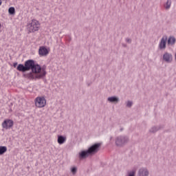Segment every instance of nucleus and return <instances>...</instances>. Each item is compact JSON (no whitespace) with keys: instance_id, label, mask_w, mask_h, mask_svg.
<instances>
[{"instance_id":"f257e3e1","label":"nucleus","mask_w":176,"mask_h":176,"mask_svg":"<svg viewBox=\"0 0 176 176\" xmlns=\"http://www.w3.org/2000/svg\"><path fill=\"white\" fill-rule=\"evenodd\" d=\"M20 72H26L31 69L32 72L24 74L25 78L30 80L42 79L46 76V67H41V65L35 63L34 60H28L25 62V65L19 64L16 67Z\"/></svg>"},{"instance_id":"f03ea898","label":"nucleus","mask_w":176,"mask_h":176,"mask_svg":"<svg viewBox=\"0 0 176 176\" xmlns=\"http://www.w3.org/2000/svg\"><path fill=\"white\" fill-rule=\"evenodd\" d=\"M40 27L41 24L39 23V21H38L36 19L32 20L27 25V30L28 31V34L39 31Z\"/></svg>"},{"instance_id":"7ed1b4c3","label":"nucleus","mask_w":176,"mask_h":176,"mask_svg":"<svg viewBox=\"0 0 176 176\" xmlns=\"http://www.w3.org/2000/svg\"><path fill=\"white\" fill-rule=\"evenodd\" d=\"M129 141V137L126 135H120L116 138V146H124Z\"/></svg>"},{"instance_id":"20e7f679","label":"nucleus","mask_w":176,"mask_h":176,"mask_svg":"<svg viewBox=\"0 0 176 176\" xmlns=\"http://www.w3.org/2000/svg\"><path fill=\"white\" fill-rule=\"evenodd\" d=\"M34 104L36 108H45L47 101L45 96H38L34 99Z\"/></svg>"},{"instance_id":"39448f33","label":"nucleus","mask_w":176,"mask_h":176,"mask_svg":"<svg viewBox=\"0 0 176 176\" xmlns=\"http://www.w3.org/2000/svg\"><path fill=\"white\" fill-rule=\"evenodd\" d=\"M100 148H101V143H95L88 148V151L91 156H93V155H96L100 151Z\"/></svg>"},{"instance_id":"423d86ee","label":"nucleus","mask_w":176,"mask_h":176,"mask_svg":"<svg viewBox=\"0 0 176 176\" xmlns=\"http://www.w3.org/2000/svg\"><path fill=\"white\" fill-rule=\"evenodd\" d=\"M50 50L45 46H41L38 49V54L40 57H46L49 54Z\"/></svg>"},{"instance_id":"0eeeda50","label":"nucleus","mask_w":176,"mask_h":176,"mask_svg":"<svg viewBox=\"0 0 176 176\" xmlns=\"http://www.w3.org/2000/svg\"><path fill=\"white\" fill-rule=\"evenodd\" d=\"M14 124V122L12 120L6 119L3 122L2 127L3 129H6V130H8L9 129H11V127H13Z\"/></svg>"},{"instance_id":"6e6552de","label":"nucleus","mask_w":176,"mask_h":176,"mask_svg":"<svg viewBox=\"0 0 176 176\" xmlns=\"http://www.w3.org/2000/svg\"><path fill=\"white\" fill-rule=\"evenodd\" d=\"M167 45V36L162 37L158 45L160 50H165Z\"/></svg>"},{"instance_id":"1a4fd4ad","label":"nucleus","mask_w":176,"mask_h":176,"mask_svg":"<svg viewBox=\"0 0 176 176\" xmlns=\"http://www.w3.org/2000/svg\"><path fill=\"white\" fill-rule=\"evenodd\" d=\"M89 156H91V155L88 149L82 151L78 153V158L80 159V160L83 159H86L87 157H89Z\"/></svg>"},{"instance_id":"9d476101","label":"nucleus","mask_w":176,"mask_h":176,"mask_svg":"<svg viewBox=\"0 0 176 176\" xmlns=\"http://www.w3.org/2000/svg\"><path fill=\"white\" fill-rule=\"evenodd\" d=\"M163 60L165 61V63H171L173 61V54L168 52H164L163 55Z\"/></svg>"},{"instance_id":"9b49d317","label":"nucleus","mask_w":176,"mask_h":176,"mask_svg":"<svg viewBox=\"0 0 176 176\" xmlns=\"http://www.w3.org/2000/svg\"><path fill=\"white\" fill-rule=\"evenodd\" d=\"M138 176H149V170L146 168H140L138 172Z\"/></svg>"},{"instance_id":"f8f14e48","label":"nucleus","mask_w":176,"mask_h":176,"mask_svg":"<svg viewBox=\"0 0 176 176\" xmlns=\"http://www.w3.org/2000/svg\"><path fill=\"white\" fill-rule=\"evenodd\" d=\"M175 42H176V39H175V37L174 36H170L168 38V45L170 46H173V45H175Z\"/></svg>"},{"instance_id":"ddd939ff","label":"nucleus","mask_w":176,"mask_h":176,"mask_svg":"<svg viewBox=\"0 0 176 176\" xmlns=\"http://www.w3.org/2000/svg\"><path fill=\"white\" fill-rule=\"evenodd\" d=\"M65 141H67V138L61 135L58 136V144H59V145H63Z\"/></svg>"},{"instance_id":"4468645a","label":"nucleus","mask_w":176,"mask_h":176,"mask_svg":"<svg viewBox=\"0 0 176 176\" xmlns=\"http://www.w3.org/2000/svg\"><path fill=\"white\" fill-rule=\"evenodd\" d=\"M107 101H109V102H119V98H118V96H111V97H109L107 98Z\"/></svg>"},{"instance_id":"2eb2a0df","label":"nucleus","mask_w":176,"mask_h":176,"mask_svg":"<svg viewBox=\"0 0 176 176\" xmlns=\"http://www.w3.org/2000/svg\"><path fill=\"white\" fill-rule=\"evenodd\" d=\"M8 152V147L6 146H0V155H3Z\"/></svg>"},{"instance_id":"dca6fc26","label":"nucleus","mask_w":176,"mask_h":176,"mask_svg":"<svg viewBox=\"0 0 176 176\" xmlns=\"http://www.w3.org/2000/svg\"><path fill=\"white\" fill-rule=\"evenodd\" d=\"M164 6L166 10H168L171 8V0H167Z\"/></svg>"},{"instance_id":"f3484780","label":"nucleus","mask_w":176,"mask_h":176,"mask_svg":"<svg viewBox=\"0 0 176 176\" xmlns=\"http://www.w3.org/2000/svg\"><path fill=\"white\" fill-rule=\"evenodd\" d=\"M160 130V126H153L151 129H150L149 131L150 133H156V131H159Z\"/></svg>"},{"instance_id":"a211bd4d","label":"nucleus","mask_w":176,"mask_h":176,"mask_svg":"<svg viewBox=\"0 0 176 176\" xmlns=\"http://www.w3.org/2000/svg\"><path fill=\"white\" fill-rule=\"evenodd\" d=\"M8 13L10 14H16V10L14 9V7H10L8 9Z\"/></svg>"},{"instance_id":"6ab92c4d","label":"nucleus","mask_w":176,"mask_h":176,"mask_svg":"<svg viewBox=\"0 0 176 176\" xmlns=\"http://www.w3.org/2000/svg\"><path fill=\"white\" fill-rule=\"evenodd\" d=\"M127 176H135V170H131Z\"/></svg>"},{"instance_id":"aec40b11","label":"nucleus","mask_w":176,"mask_h":176,"mask_svg":"<svg viewBox=\"0 0 176 176\" xmlns=\"http://www.w3.org/2000/svg\"><path fill=\"white\" fill-rule=\"evenodd\" d=\"M77 170H78V169L76 168V167H73L71 169V171H72L73 175H75V174H76Z\"/></svg>"},{"instance_id":"412c9836","label":"nucleus","mask_w":176,"mask_h":176,"mask_svg":"<svg viewBox=\"0 0 176 176\" xmlns=\"http://www.w3.org/2000/svg\"><path fill=\"white\" fill-rule=\"evenodd\" d=\"M126 107L128 108H131V107H133V102L131 101H130V100L127 101Z\"/></svg>"},{"instance_id":"4be33fe9","label":"nucleus","mask_w":176,"mask_h":176,"mask_svg":"<svg viewBox=\"0 0 176 176\" xmlns=\"http://www.w3.org/2000/svg\"><path fill=\"white\" fill-rule=\"evenodd\" d=\"M126 42H127L128 43H131V38H126Z\"/></svg>"},{"instance_id":"5701e85b","label":"nucleus","mask_w":176,"mask_h":176,"mask_svg":"<svg viewBox=\"0 0 176 176\" xmlns=\"http://www.w3.org/2000/svg\"><path fill=\"white\" fill-rule=\"evenodd\" d=\"M17 65V63H14V67H16Z\"/></svg>"},{"instance_id":"b1692460","label":"nucleus","mask_w":176,"mask_h":176,"mask_svg":"<svg viewBox=\"0 0 176 176\" xmlns=\"http://www.w3.org/2000/svg\"><path fill=\"white\" fill-rule=\"evenodd\" d=\"M1 28H2V25L0 23V31H1Z\"/></svg>"},{"instance_id":"393cba45","label":"nucleus","mask_w":176,"mask_h":176,"mask_svg":"<svg viewBox=\"0 0 176 176\" xmlns=\"http://www.w3.org/2000/svg\"><path fill=\"white\" fill-rule=\"evenodd\" d=\"M122 46L124 47H126V44H122Z\"/></svg>"},{"instance_id":"a878e982","label":"nucleus","mask_w":176,"mask_h":176,"mask_svg":"<svg viewBox=\"0 0 176 176\" xmlns=\"http://www.w3.org/2000/svg\"><path fill=\"white\" fill-rule=\"evenodd\" d=\"M1 5H2V1H1V0H0V6H1Z\"/></svg>"},{"instance_id":"bb28decb","label":"nucleus","mask_w":176,"mask_h":176,"mask_svg":"<svg viewBox=\"0 0 176 176\" xmlns=\"http://www.w3.org/2000/svg\"><path fill=\"white\" fill-rule=\"evenodd\" d=\"M120 131H123V129H121Z\"/></svg>"},{"instance_id":"cd10ccee","label":"nucleus","mask_w":176,"mask_h":176,"mask_svg":"<svg viewBox=\"0 0 176 176\" xmlns=\"http://www.w3.org/2000/svg\"><path fill=\"white\" fill-rule=\"evenodd\" d=\"M87 86H90V84H87Z\"/></svg>"}]
</instances>
